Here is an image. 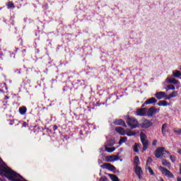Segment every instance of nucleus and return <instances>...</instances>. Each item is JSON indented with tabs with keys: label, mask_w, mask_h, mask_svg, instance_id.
<instances>
[{
	"label": "nucleus",
	"mask_w": 181,
	"mask_h": 181,
	"mask_svg": "<svg viewBox=\"0 0 181 181\" xmlns=\"http://www.w3.org/2000/svg\"><path fill=\"white\" fill-rule=\"evenodd\" d=\"M167 153V155L168 156H170V153H169V151L165 150V148H158L156 149V153H155V156H156V158H162V156H164V158H168V156H165V154Z\"/></svg>",
	"instance_id": "nucleus-1"
},
{
	"label": "nucleus",
	"mask_w": 181,
	"mask_h": 181,
	"mask_svg": "<svg viewBox=\"0 0 181 181\" xmlns=\"http://www.w3.org/2000/svg\"><path fill=\"white\" fill-rule=\"evenodd\" d=\"M180 173L181 175V163L180 164Z\"/></svg>",
	"instance_id": "nucleus-38"
},
{
	"label": "nucleus",
	"mask_w": 181,
	"mask_h": 181,
	"mask_svg": "<svg viewBox=\"0 0 181 181\" xmlns=\"http://www.w3.org/2000/svg\"><path fill=\"white\" fill-rule=\"evenodd\" d=\"M149 127H152V122H149V120H144L142 124V127L149 128Z\"/></svg>",
	"instance_id": "nucleus-15"
},
{
	"label": "nucleus",
	"mask_w": 181,
	"mask_h": 181,
	"mask_svg": "<svg viewBox=\"0 0 181 181\" xmlns=\"http://www.w3.org/2000/svg\"><path fill=\"white\" fill-rule=\"evenodd\" d=\"M170 159L173 163H175L176 162V157L175 156H170Z\"/></svg>",
	"instance_id": "nucleus-30"
},
{
	"label": "nucleus",
	"mask_w": 181,
	"mask_h": 181,
	"mask_svg": "<svg viewBox=\"0 0 181 181\" xmlns=\"http://www.w3.org/2000/svg\"><path fill=\"white\" fill-rule=\"evenodd\" d=\"M126 135H127V136H134L136 135V133L131 130H126Z\"/></svg>",
	"instance_id": "nucleus-26"
},
{
	"label": "nucleus",
	"mask_w": 181,
	"mask_h": 181,
	"mask_svg": "<svg viewBox=\"0 0 181 181\" xmlns=\"http://www.w3.org/2000/svg\"><path fill=\"white\" fill-rule=\"evenodd\" d=\"M174 132L177 134V135H181V129H174Z\"/></svg>",
	"instance_id": "nucleus-31"
},
{
	"label": "nucleus",
	"mask_w": 181,
	"mask_h": 181,
	"mask_svg": "<svg viewBox=\"0 0 181 181\" xmlns=\"http://www.w3.org/2000/svg\"><path fill=\"white\" fill-rule=\"evenodd\" d=\"M179 96V91L177 90H174L169 95H167L165 100H171V98H175V97Z\"/></svg>",
	"instance_id": "nucleus-9"
},
{
	"label": "nucleus",
	"mask_w": 181,
	"mask_h": 181,
	"mask_svg": "<svg viewBox=\"0 0 181 181\" xmlns=\"http://www.w3.org/2000/svg\"><path fill=\"white\" fill-rule=\"evenodd\" d=\"M27 110L28 109H26V107H21L19 108V112L21 115H25Z\"/></svg>",
	"instance_id": "nucleus-19"
},
{
	"label": "nucleus",
	"mask_w": 181,
	"mask_h": 181,
	"mask_svg": "<svg viewBox=\"0 0 181 181\" xmlns=\"http://www.w3.org/2000/svg\"><path fill=\"white\" fill-rule=\"evenodd\" d=\"M139 148H141V145L139 144H135L134 146H133V151L134 152H139Z\"/></svg>",
	"instance_id": "nucleus-23"
},
{
	"label": "nucleus",
	"mask_w": 181,
	"mask_h": 181,
	"mask_svg": "<svg viewBox=\"0 0 181 181\" xmlns=\"http://www.w3.org/2000/svg\"><path fill=\"white\" fill-rule=\"evenodd\" d=\"M106 162H115V160H119V157L116 155L109 156L105 158Z\"/></svg>",
	"instance_id": "nucleus-7"
},
{
	"label": "nucleus",
	"mask_w": 181,
	"mask_h": 181,
	"mask_svg": "<svg viewBox=\"0 0 181 181\" xmlns=\"http://www.w3.org/2000/svg\"><path fill=\"white\" fill-rule=\"evenodd\" d=\"M127 141H128V138H127V136H123L120 139V140L119 141V144L122 145V144H125V142H127Z\"/></svg>",
	"instance_id": "nucleus-24"
},
{
	"label": "nucleus",
	"mask_w": 181,
	"mask_h": 181,
	"mask_svg": "<svg viewBox=\"0 0 181 181\" xmlns=\"http://www.w3.org/2000/svg\"><path fill=\"white\" fill-rule=\"evenodd\" d=\"M173 77H177V78L180 77V76H181L180 71H177V70L173 71Z\"/></svg>",
	"instance_id": "nucleus-22"
},
{
	"label": "nucleus",
	"mask_w": 181,
	"mask_h": 181,
	"mask_svg": "<svg viewBox=\"0 0 181 181\" xmlns=\"http://www.w3.org/2000/svg\"><path fill=\"white\" fill-rule=\"evenodd\" d=\"M100 168H103V169H107L108 170H115V167L114 165L110 164V163H104L103 165H100Z\"/></svg>",
	"instance_id": "nucleus-10"
},
{
	"label": "nucleus",
	"mask_w": 181,
	"mask_h": 181,
	"mask_svg": "<svg viewBox=\"0 0 181 181\" xmlns=\"http://www.w3.org/2000/svg\"><path fill=\"white\" fill-rule=\"evenodd\" d=\"M136 115H139L140 117H144V115H146V108H142V109H139L136 112Z\"/></svg>",
	"instance_id": "nucleus-11"
},
{
	"label": "nucleus",
	"mask_w": 181,
	"mask_h": 181,
	"mask_svg": "<svg viewBox=\"0 0 181 181\" xmlns=\"http://www.w3.org/2000/svg\"><path fill=\"white\" fill-rule=\"evenodd\" d=\"M168 132V124H164L161 127V133L165 136L166 135V132Z\"/></svg>",
	"instance_id": "nucleus-14"
},
{
	"label": "nucleus",
	"mask_w": 181,
	"mask_h": 181,
	"mask_svg": "<svg viewBox=\"0 0 181 181\" xmlns=\"http://www.w3.org/2000/svg\"><path fill=\"white\" fill-rule=\"evenodd\" d=\"M156 103H158V100H156V98H149L148 100H147L144 104H146V105H149V104H155Z\"/></svg>",
	"instance_id": "nucleus-13"
},
{
	"label": "nucleus",
	"mask_w": 181,
	"mask_h": 181,
	"mask_svg": "<svg viewBox=\"0 0 181 181\" xmlns=\"http://www.w3.org/2000/svg\"><path fill=\"white\" fill-rule=\"evenodd\" d=\"M100 181H108V179L105 177H102L100 178Z\"/></svg>",
	"instance_id": "nucleus-33"
},
{
	"label": "nucleus",
	"mask_w": 181,
	"mask_h": 181,
	"mask_svg": "<svg viewBox=\"0 0 181 181\" xmlns=\"http://www.w3.org/2000/svg\"><path fill=\"white\" fill-rule=\"evenodd\" d=\"M176 88H177V90H179V88H180V86H177Z\"/></svg>",
	"instance_id": "nucleus-40"
},
{
	"label": "nucleus",
	"mask_w": 181,
	"mask_h": 181,
	"mask_svg": "<svg viewBox=\"0 0 181 181\" xmlns=\"http://www.w3.org/2000/svg\"><path fill=\"white\" fill-rule=\"evenodd\" d=\"M127 124L132 129L138 128V120L134 117L128 118L127 120Z\"/></svg>",
	"instance_id": "nucleus-2"
},
{
	"label": "nucleus",
	"mask_w": 181,
	"mask_h": 181,
	"mask_svg": "<svg viewBox=\"0 0 181 181\" xmlns=\"http://www.w3.org/2000/svg\"><path fill=\"white\" fill-rule=\"evenodd\" d=\"M159 170H160L162 175H163L164 176H166V177H170V178H173L175 177V175H173V173H172V172H170L169 170L163 168V167H158Z\"/></svg>",
	"instance_id": "nucleus-4"
},
{
	"label": "nucleus",
	"mask_w": 181,
	"mask_h": 181,
	"mask_svg": "<svg viewBox=\"0 0 181 181\" xmlns=\"http://www.w3.org/2000/svg\"><path fill=\"white\" fill-rule=\"evenodd\" d=\"M140 163L141 162L139 161V157L135 156L134 160V165H135V166H139Z\"/></svg>",
	"instance_id": "nucleus-21"
},
{
	"label": "nucleus",
	"mask_w": 181,
	"mask_h": 181,
	"mask_svg": "<svg viewBox=\"0 0 181 181\" xmlns=\"http://www.w3.org/2000/svg\"><path fill=\"white\" fill-rule=\"evenodd\" d=\"M114 124H115V125H122V127H127V124H125V122L122 121V119H117L114 122Z\"/></svg>",
	"instance_id": "nucleus-18"
},
{
	"label": "nucleus",
	"mask_w": 181,
	"mask_h": 181,
	"mask_svg": "<svg viewBox=\"0 0 181 181\" xmlns=\"http://www.w3.org/2000/svg\"><path fill=\"white\" fill-rule=\"evenodd\" d=\"M27 126H28V124H26V122H24V123L23 124V127H26Z\"/></svg>",
	"instance_id": "nucleus-37"
},
{
	"label": "nucleus",
	"mask_w": 181,
	"mask_h": 181,
	"mask_svg": "<svg viewBox=\"0 0 181 181\" xmlns=\"http://www.w3.org/2000/svg\"><path fill=\"white\" fill-rule=\"evenodd\" d=\"M109 176L112 181H119L118 179V177H117L115 175L109 174Z\"/></svg>",
	"instance_id": "nucleus-27"
},
{
	"label": "nucleus",
	"mask_w": 181,
	"mask_h": 181,
	"mask_svg": "<svg viewBox=\"0 0 181 181\" xmlns=\"http://www.w3.org/2000/svg\"><path fill=\"white\" fill-rule=\"evenodd\" d=\"M102 163H103V160H98V164H99V165H101Z\"/></svg>",
	"instance_id": "nucleus-36"
},
{
	"label": "nucleus",
	"mask_w": 181,
	"mask_h": 181,
	"mask_svg": "<svg viewBox=\"0 0 181 181\" xmlns=\"http://www.w3.org/2000/svg\"><path fill=\"white\" fill-rule=\"evenodd\" d=\"M148 170L150 174H151L153 176H155V173H153V170H152V168H151V167L148 168Z\"/></svg>",
	"instance_id": "nucleus-32"
},
{
	"label": "nucleus",
	"mask_w": 181,
	"mask_h": 181,
	"mask_svg": "<svg viewBox=\"0 0 181 181\" xmlns=\"http://www.w3.org/2000/svg\"><path fill=\"white\" fill-rule=\"evenodd\" d=\"M105 149L106 152H109V153H112V152H114L116 148L115 147L108 148V146H105Z\"/></svg>",
	"instance_id": "nucleus-20"
},
{
	"label": "nucleus",
	"mask_w": 181,
	"mask_h": 181,
	"mask_svg": "<svg viewBox=\"0 0 181 181\" xmlns=\"http://www.w3.org/2000/svg\"><path fill=\"white\" fill-rule=\"evenodd\" d=\"M140 138L143 145V151H146V149H148V145H149L148 139H146V134L141 133Z\"/></svg>",
	"instance_id": "nucleus-3"
},
{
	"label": "nucleus",
	"mask_w": 181,
	"mask_h": 181,
	"mask_svg": "<svg viewBox=\"0 0 181 181\" xmlns=\"http://www.w3.org/2000/svg\"><path fill=\"white\" fill-rule=\"evenodd\" d=\"M115 129L120 135H126L127 134V130L124 129L122 127H116Z\"/></svg>",
	"instance_id": "nucleus-16"
},
{
	"label": "nucleus",
	"mask_w": 181,
	"mask_h": 181,
	"mask_svg": "<svg viewBox=\"0 0 181 181\" xmlns=\"http://www.w3.org/2000/svg\"><path fill=\"white\" fill-rule=\"evenodd\" d=\"M162 165H163V166H166L167 168H170V166H172V165L170 164V163H169L168 160H162Z\"/></svg>",
	"instance_id": "nucleus-25"
},
{
	"label": "nucleus",
	"mask_w": 181,
	"mask_h": 181,
	"mask_svg": "<svg viewBox=\"0 0 181 181\" xmlns=\"http://www.w3.org/2000/svg\"><path fill=\"white\" fill-rule=\"evenodd\" d=\"M54 129H57V127L56 126H54Z\"/></svg>",
	"instance_id": "nucleus-42"
},
{
	"label": "nucleus",
	"mask_w": 181,
	"mask_h": 181,
	"mask_svg": "<svg viewBox=\"0 0 181 181\" xmlns=\"http://www.w3.org/2000/svg\"><path fill=\"white\" fill-rule=\"evenodd\" d=\"M159 111H160V109L151 107L146 111V115L148 117H153V115L158 114Z\"/></svg>",
	"instance_id": "nucleus-5"
},
{
	"label": "nucleus",
	"mask_w": 181,
	"mask_h": 181,
	"mask_svg": "<svg viewBox=\"0 0 181 181\" xmlns=\"http://www.w3.org/2000/svg\"><path fill=\"white\" fill-rule=\"evenodd\" d=\"M158 144V141L157 140H154L153 141V146H156V144Z\"/></svg>",
	"instance_id": "nucleus-34"
},
{
	"label": "nucleus",
	"mask_w": 181,
	"mask_h": 181,
	"mask_svg": "<svg viewBox=\"0 0 181 181\" xmlns=\"http://www.w3.org/2000/svg\"><path fill=\"white\" fill-rule=\"evenodd\" d=\"M177 181H181V178L180 177H177Z\"/></svg>",
	"instance_id": "nucleus-39"
},
{
	"label": "nucleus",
	"mask_w": 181,
	"mask_h": 181,
	"mask_svg": "<svg viewBox=\"0 0 181 181\" xmlns=\"http://www.w3.org/2000/svg\"><path fill=\"white\" fill-rule=\"evenodd\" d=\"M7 6H8V9H13V8H15V5H13V3L12 1H9L7 4Z\"/></svg>",
	"instance_id": "nucleus-28"
},
{
	"label": "nucleus",
	"mask_w": 181,
	"mask_h": 181,
	"mask_svg": "<svg viewBox=\"0 0 181 181\" xmlns=\"http://www.w3.org/2000/svg\"><path fill=\"white\" fill-rule=\"evenodd\" d=\"M165 81L169 83V84H180V82H179L177 80H175V78H167Z\"/></svg>",
	"instance_id": "nucleus-12"
},
{
	"label": "nucleus",
	"mask_w": 181,
	"mask_h": 181,
	"mask_svg": "<svg viewBox=\"0 0 181 181\" xmlns=\"http://www.w3.org/2000/svg\"><path fill=\"white\" fill-rule=\"evenodd\" d=\"M167 88H168V89H166V91H168V90H175V89H176V88L175 87V86H173V84L168 85V86H167Z\"/></svg>",
	"instance_id": "nucleus-29"
},
{
	"label": "nucleus",
	"mask_w": 181,
	"mask_h": 181,
	"mask_svg": "<svg viewBox=\"0 0 181 181\" xmlns=\"http://www.w3.org/2000/svg\"><path fill=\"white\" fill-rule=\"evenodd\" d=\"M157 105H158V107H168V105H169V103H168L166 100H160L157 103Z\"/></svg>",
	"instance_id": "nucleus-17"
},
{
	"label": "nucleus",
	"mask_w": 181,
	"mask_h": 181,
	"mask_svg": "<svg viewBox=\"0 0 181 181\" xmlns=\"http://www.w3.org/2000/svg\"><path fill=\"white\" fill-rule=\"evenodd\" d=\"M112 145H114V144H110L109 146H112Z\"/></svg>",
	"instance_id": "nucleus-41"
},
{
	"label": "nucleus",
	"mask_w": 181,
	"mask_h": 181,
	"mask_svg": "<svg viewBox=\"0 0 181 181\" xmlns=\"http://www.w3.org/2000/svg\"><path fill=\"white\" fill-rule=\"evenodd\" d=\"M177 153H179L180 155H181V149H178V150L177 151Z\"/></svg>",
	"instance_id": "nucleus-35"
},
{
	"label": "nucleus",
	"mask_w": 181,
	"mask_h": 181,
	"mask_svg": "<svg viewBox=\"0 0 181 181\" xmlns=\"http://www.w3.org/2000/svg\"><path fill=\"white\" fill-rule=\"evenodd\" d=\"M155 97L157 98V100H166V97H168V95L165 92H157L155 95Z\"/></svg>",
	"instance_id": "nucleus-6"
},
{
	"label": "nucleus",
	"mask_w": 181,
	"mask_h": 181,
	"mask_svg": "<svg viewBox=\"0 0 181 181\" xmlns=\"http://www.w3.org/2000/svg\"><path fill=\"white\" fill-rule=\"evenodd\" d=\"M134 172L136 173V175L138 176L139 179H142V175H143V172H142V168L139 166H136L135 169H134Z\"/></svg>",
	"instance_id": "nucleus-8"
}]
</instances>
